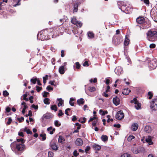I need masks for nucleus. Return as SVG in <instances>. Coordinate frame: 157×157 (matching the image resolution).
<instances>
[{"label":"nucleus","instance_id":"1","mask_svg":"<svg viewBox=\"0 0 157 157\" xmlns=\"http://www.w3.org/2000/svg\"><path fill=\"white\" fill-rule=\"evenodd\" d=\"M10 147L12 150L14 151L15 153L18 155H21L26 149L25 145L24 144L16 141L12 143Z\"/></svg>","mask_w":157,"mask_h":157},{"label":"nucleus","instance_id":"2","mask_svg":"<svg viewBox=\"0 0 157 157\" xmlns=\"http://www.w3.org/2000/svg\"><path fill=\"white\" fill-rule=\"evenodd\" d=\"M147 39L151 41L157 40V31L153 29L148 30L146 33Z\"/></svg>","mask_w":157,"mask_h":157},{"label":"nucleus","instance_id":"3","mask_svg":"<svg viewBox=\"0 0 157 157\" xmlns=\"http://www.w3.org/2000/svg\"><path fill=\"white\" fill-rule=\"evenodd\" d=\"M48 33V32L47 30H44L40 32L37 34V38L40 39L41 40H48L49 38Z\"/></svg>","mask_w":157,"mask_h":157},{"label":"nucleus","instance_id":"4","mask_svg":"<svg viewBox=\"0 0 157 157\" xmlns=\"http://www.w3.org/2000/svg\"><path fill=\"white\" fill-rule=\"evenodd\" d=\"M122 41V37L120 36H114L113 37V43L115 45H119Z\"/></svg>","mask_w":157,"mask_h":157},{"label":"nucleus","instance_id":"5","mask_svg":"<svg viewBox=\"0 0 157 157\" xmlns=\"http://www.w3.org/2000/svg\"><path fill=\"white\" fill-rule=\"evenodd\" d=\"M150 108L152 111L157 110V98L154 99L151 101Z\"/></svg>","mask_w":157,"mask_h":157},{"label":"nucleus","instance_id":"6","mask_svg":"<svg viewBox=\"0 0 157 157\" xmlns=\"http://www.w3.org/2000/svg\"><path fill=\"white\" fill-rule=\"evenodd\" d=\"M53 116L52 113H47L45 114H44L43 115V117L41 119V121L42 123H43V124H42L43 127H44L45 126V121L44 118L46 119H50L52 118Z\"/></svg>","mask_w":157,"mask_h":157},{"label":"nucleus","instance_id":"7","mask_svg":"<svg viewBox=\"0 0 157 157\" xmlns=\"http://www.w3.org/2000/svg\"><path fill=\"white\" fill-rule=\"evenodd\" d=\"M133 8L131 5L129 4L128 5L125 7L123 11L127 14H130L132 13V11Z\"/></svg>","mask_w":157,"mask_h":157},{"label":"nucleus","instance_id":"8","mask_svg":"<svg viewBox=\"0 0 157 157\" xmlns=\"http://www.w3.org/2000/svg\"><path fill=\"white\" fill-rule=\"evenodd\" d=\"M131 102L132 103H134L136 105H135V107L136 109H139L141 107V104L138 102L136 98H134L133 100H131Z\"/></svg>","mask_w":157,"mask_h":157},{"label":"nucleus","instance_id":"9","mask_svg":"<svg viewBox=\"0 0 157 157\" xmlns=\"http://www.w3.org/2000/svg\"><path fill=\"white\" fill-rule=\"evenodd\" d=\"M117 5L119 9H121L122 11H123L125 7L127 6L125 2L122 1H119L117 2Z\"/></svg>","mask_w":157,"mask_h":157},{"label":"nucleus","instance_id":"10","mask_svg":"<svg viewBox=\"0 0 157 157\" xmlns=\"http://www.w3.org/2000/svg\"><path fill=\"white\" fill-rule=\"evenodd\" d=\"M124 117V114L123 112L121 110L118 111L116 115V118L118 120L122 119Z\"/></svg>","mask_w":157,"mask_h":157},{"label":"nucleus","instance_id":"11","mask_svg":"<svg viewBox=\"0 0 157 157\" xmlns=\"http://www.w3.org/2000/svg\"><path fill=\"white\" fill-rule=\"evenodd\" d=\"M157 9L155 7L153 8L151 10L150 12L151 16L152 17H153L154 19H156L157 17Z\"/></svg>","mask_w":157,"mask_h":157},{"label":"nucleus","instance_id":"12","mask_svg":"<svg viewBox=\"0 0 157 157\" xmlns=\"http://www.w3.org/2000/svg\"><path fill=\"white\" fill-rule=\"evenodd\" d=\"M140 27L143 29H147L150 27L149 23L148 22L144 21L143 23L140 25Z\"/></svg>","mask_w":157,"mask_h":157},{"label":"nucleus","instance_id":"13","mask_svg":"<svg viewBox=\"0 0 157 157\" xmlns=\"http://www.w3.org/2000/svg\"><path fill=\"white\" fill-rule=\"evenodd\" d=\"M149 66L151 68V69H154L157 66V64L154 60H152L150 61L149 64Z\"/></svg>","mask_w":157,"mask_h":157},{"label":"nucleus","instance_id":"14","mask_svg":"<svg viewBox=\"0 0 157 157\" xmlns=\"http://www.w3.org/2000/svg\"><path fill=\"white\" fill-rule=\"evenodd\" d=\"M120 100L119 98L116 96L115 98L113 99V104L117 106L119 105L120 103Z\"/></svg>","mask_w":157,"mask_h":157},{"label":"nucleus","instance_id":"15","mask_svg":"<svg viewBox=\"0 0 157 157\" xmlns=\"http://www.w3.org/2000/svg\"><path fill=\"white\" fill-rule=\"evenodd\" d=\"M136 22L140 25L145 21L144 18L143 17H139L136 20Z\"/></svg>","mask_w":157,"mask_h":157},{"label":"nucleus","instance_id":"16","mask_svg":"<svg viewBox=\"0 0 157 157\" xmlns=\"http://www.w3.org/2000/svg\"><path fill=\"white\" fill-rule=\"evenodd\" d=\"M115 72L117 75H120L122 72V71L121 67H117L115 69Z\"/></svg>","mask_w":157,"mask_h":157},{"label":"nucleus","instance_id":"17","mask_svg":"<svg viewBox=\"0 0 157 157\" xmlns=\"http://www.w3.org/2000/svg\"><path fill=\"white\" fill-rule=\"evenodd\" d=\"M146 142L148 143L149 144L151 145L153 144V142L152 141L151 137L150 136H148L145 139Z\"/></svg>","mask_w":157,"mask_h":157},{"label":"nucleus","instance_id":"18","mask_svg":"<svg viewBox=\"0 0 157 157\" xmlns=\"http://www.w3.org/2000/svg\"><path fill=\"white\" fill-rule=\"evenodd\" d=\"M93 149L96 151H99L101 148V146L98 144H95L93 145Z\"/></svg>","mask_w":157,"mask_h":157},{"label":"nucleus","instance_id":"19","mask_svg":"<svg viewBox=\"0 0 157 157\" xmlns=\"http://www.w3.org/2000/svg\"><path fill=\"white\" fill-rule=\"evenodd\" d=\"M71 21L72 23L75 25L76 26L78 27V21L77 20V19L75 17H74L72 18Z\"/></svg>","mask_w":157,"mask_h":157},{"label":"nucleus","instance_id":"20","mask_svg":"<svg viewBox=\"0 0 157 157\" xmlns=\"http://www.w3.org/2000/svg\"><path fill=\"white\" fill-rule=\"evenodd\" d=\"M51 147L52 149L54 150H57L58 147L57 146L56 144L54 142H52L51 144Z\"/></svg>","mask_w":157,"mask_h":157},{"label":"nucleus","instance_id":"21","mask_svg":"<svg viewBox=\"0 0 157 157\" xmlns=\"http://www.w3.org/2000/svg\"><path fill=\"white\" fill-rule=\"evenodd\" d=\"M59 71L61 75L63 74L65 72V67L64 66L60 67L59 69Z\"/></svg>","mask_w":157,"mask_h":157},{"label":"nucleus","instance_id":"22","mask_svg":"<svg viewBox=\"0 0 157 157\" xmlns=\"http://www.w3.org/2000/svg\"><path fill=\"white\" fill-rule=\"evenodd\" d=\"M131 90L128 89H124L122 91V94L125 95H128L130 92Z\"/></svg>","mask_w":157,"mask_h":157},{"label":"nucleus","instance_id":"23","mask_svg":"<svg viewBox=\"0 0 157 157\" xmlns=\"http://www.w3.org/2000/svg\"><path fill=\"white\" fill-rule=\"evenodd\" d=\"M47 130L49 132V133L50 134H53L55 131V128H52V127L51 126L47 128Z\"/></svg>","mask_w":157,"mask_h":157},{"label":"nucleus","instance_id":"24","mask_svg":"<svg viewBox=\"0 0 157 157\" xmlns=\"http://www.w3.org/2000/svg\"><path fill=\"white\" fill-rule=\"evenodd\" d=\"M130 40L126 36L125 38V39L124 41V45L125 46H127L129 44Z\"/></svg>","mask_w":157,"mask_h":157},{"label":"nucleus","instance_id":"25","mask_svg":"<svg viewBox=\"0 0 157 157\" xmlns=\"http://www.w3.org/2000/svg\"><path fill=\"white\" fill-rule=\"evenodd\" d=\"M64 138L62 136H59L58 141L59 143H60L61 144H63L64 143V141H65Z\"/></svg>","mask_w":157,"mask_h":157},{"label":"nucleus","instance_id":"26","mask_svg":"<svg viewBox=\"0 0 157 157\" xmlns=\"http://www.w3.org/2000/svg\"><path fill=\"white\" fill-rule=\"evenodd\" d=\"M88 37L90 39H92L94 37V34L93 32H88L87 33Z\"/></svg>","mask_w":157,"mask_h":157},{"label":"nucleus","instance_id":"27","mask_svg":"<svg viewBox=\"0 0 157 157\" xmlns=\"http://www.w3.org/2000/svg\"><path fill=\"white\" fill-rule=\"evenodd\" d=\"M138 125L137 124H133L132 127L131 129L133 131H136L138 128Z\"/></svg>","mask_w":157,"mask_h":157},{"label":"nucleus","instance_id":"28","mask_svg":"<svg viewBox=\"0 0 157 157\" xmlns=\"http://www.w3.org/2000/svg\"><path fill=\"white\" fill-rule=\"evenodd\" d=\"M57 100L59 101L58 104V106L59 107L60 106H62V105L63 104V101L62 100L61 98H58Z\"/></svg>","mask_w":157,"mask_h":157},{"label":"nucleus","instance_id":"29","mask_svg":"<svg viewBox=\"0 0 157 157\" xmlns=\"http://www.w3.org/2000/svg\"><path fill=\"white\" fill-rule=\"evenodd\" d=\"M144 130L146 132L149 133L151 131V127L147 125L145 126L144 128Z\"/></svg>","mask_w":157,"mask_h":157},{"label":"nucleus","instance_id":"30","mask_svg":"<svg viewBox=\"0 0 157 157\" xmlns=\"http://www.w3.org/2000/svg\"><path fill=\"white\" fill-rule=\"evenodd\" d=\"M37 79V78L36 77H33L30 80L31 84H34L36 83Z\"/></svg>","mask_w":157,"mask_h":157},{"label":"nucleus","instance_id":"31","mask_svg":"<svg viewBox=\"0 0 157 157\" xmlns=\"http://www.w3.org/2000/svg\"><path fill=\"white\" fill-rule=\"evenodd\" d=\"M101 139L102 141L105 142L108 140V137L105 135H102L101 136Z\"/></svg>","mask_w":157,"mask_h":157},{"label":"nucleus","instance_id":"32","mask_svg":"<svg viewBox=\"0 0 157 157\" xmlns=\"http://www.w3.org/2000/svg\"><path fill=\"white\" fill-rule=\"evenodd\" d=\"M50 32L52 33L55 34L56 33L57 34V32L58 31L56 27L52 28L50 29Z\"/></svg>","mask_w":157,"mask_h":157},{"label":"nucleus","instance_id":"33","mask_svg":"<svg viewBox=\"0 0 157 157\" xmlns=\"http://www.w3.org/2000/svg\"><path fill=\"white\" fill-rule=\"evenodd\" d=\"M44 102L45 104L49 105L50 102V100L48 98H46L44 100Z\"/></svg>","mask_w":157,"mask_h":157},{"label":"nucleus","instance_id":"34","mask_svg":"<svg viewBox=\"0 0 157 157\" xmlns=\"http://www.w3.org/2000/svg\"><path fill=\"white\" fill-rule=\"evenodd\" d=\"M99 113L102 115L104 116L105 114H107L108 113V112L107 111H103L102 109H101L99 110Z\"/></svg>","mask_w":157,"mask_h":157},{"label":"nucleus","instance_id":"35","mask_svg":"<svg viewBox=\"0 0 157 157\" xmlns=\"http://www.w3.org/2000/svg\"><path fill=\"white\" fill-rule=\"evenodd\" d=\"M48 76L47 75H46L45 77H43V82L44 84L46 83V81L48 79Z\"/></svg>","mask_w":157,"mask_h":157},{"label":"nucleus","instance_id":"36","mask_svg":"<svg viewBox=\"0 0 157 157\" xmlns=\"http://www.w3.org/2000/svg\"><path fill=\"white\" fill-rule=\"evenodd\" d=\"M74 68L75 70L77 69V71H78V62H77L75 63L74 65Z\"/></svg>","mask_w":157,"mask_h":157},{"label":"nucleus","instance_id":"37","mask_svg":"<svg viewBox=\"0 0 157 157\" xmlns=\"http://www.w3.org/2000/svg\"><path fill=\"white\" fill-rule=\"evenodd\" d=\"M86 118L85 117L80 118L79 119V122L82 123H84L86 121Z\"/></svg>","mask_w":157,"mask_h":157},{"label":"nucleus","instance_id":"38","mask_svg":"<svg viewBox=\"0 0 157 157\" xmlns=\"http://www.w3.org/2000/svg\"><path fill=\"white\" fill-rule=\"evenodd\" d=\"M51 109L52 110H54L55 112L57 110V108L56 105H52L51 107Z\"/></svg>","mask_w":157,"mask_h":157},{"label":"nucleus","instance_id":"39","mask_svg":"<svg viewBox=\"0 0 157 157\" xmlns=\"http://www.w3.org/2000/svg\"><path fill=\"white\" fill-rule=\"evenodd\" d=\"M135 137L133 135H130L129 136L127 140L129 142H131L132 139H134Z\"/></svg>","mask_w":157,"mask_h":157},{"label":"nucleus","instance_id":"40","mask_svg":"<svg viewBox=\"0 0 157 157\" xmlns=\"http://www.w3.org/2000/svg\"><path fill=\"white\" fill-rule=\"evenodd\" d=\"M54 124L55 126L57 127L60 126L61 125V123H59V121L58 120H56L55 121Z\"/></svg>","mask_w":157,"mask_h":157},{"label":"nucleus","instance_id":"41","mask_svg":"<svg viewBox=\"0 0 157 157\" xmlns=\"http://www.w3.org/2000/svg\"><path fill=\"white\" fill-rule=\"evenodd\" d=\"M78 4L77 3L75 4L74 6V12H77L78 11Z\"/></svg>","mask_w":157,"mask_h":157},{"label":"nucleus","instance_id":"42","mask_svg":"<svg viewBox=\"0 0 157 157\" xmlns=\"http://www.w3.org/2000/svg\"><path fill=\"white\" fill-rule=\"evenodd\" d=\"M40 136L42 137V141L45 140L46 139V134H40Z\"/></svg>","mask_w":157,"mask_h":157},{"label":"nucleus","instance_id":"43","mask_svg":"<svg viewBox=\"0 0 157 157\" xmlns=\"http://www.w3.org/2000/svg\"><path fill=\"white\" fill-rule=\"evenodd\" d=\"M85 101L83 98H81L79 99V105H83Z\"/></svg>","mask_w":157,"mask_h":157},{"label":"nucleus","instance_id":"44","mask_svg":"<svg viewBox=\"0 0 157 157\" xmlns=\"http://www.w3.org/2000/svg\"><path fill=\"white\" fill-rule=\"evenodd\" d=\"M76 126H78L77 128V129L72 132L73 133H74L76 132H78V123L77 122L75 124Z\"/></svg>","mask_w":157,"mask_h":157},{"label":"nucleus","instance_id":"45","mask_svg":"<svg viewBox=\"0 0 157 157\" xmlns=\"http://www.w3.org/2000/svg\"><path fill=\"white\" fill-rule=\"evenodd\" d=\"M75 100L74 99L71 98H70V100L69 101V103L70 105L72 106H73L74 105V102H73V101H74Z\"/></svg>","mask_w":157,"mask_h":157},{"label":"nucleus","instance_id":"46","mask_svg":"<svg viewBox=\"0 0 157 157\" xmlns=\"http://www.w3.org/2000/svg\"><path fill=\"white\" fill-rule=\"evenodd\" d=\"M121 157H132L128 153H125L122 155Z\"/></svg>","mask_w":157,"mask_h":157},{"label":"nucleus","instance_id":"47","mask_svg":"<svg viewBox=\"0 0 157 157\" xmlns=\"http://www.w3.org/2000/svg\"><path fill=\"white\" fill-rule=\"evenodd\" d=\"M147 95L149 96L148 99H151L153 96V93L150 91H149Z\"/></svg>","mask_w":157,"mask_h":157},{"label":"nucleus","instance_id":"48","mask_svg":"<svg viewBox=\"0 0 157 157\" xmlns=\"http://www.w3.org/2000/svg\"><path fill=\"white\" fill-rule=\"evenodd\" d=\"M89 90L91 92L94 91L96 89L94 87H89Z\"/></svg>","mask_w":157,"mask_h":157},{"label":"nucleus","instance_id":"49","mask_svg":"<svg viewBox=\"0 0 157 157\" xmlns=\"http://www.w3.org/2000/svg\"><path fill=\"white\" fill-rule=\"evenodd\" d=\"M90 146H87L85 150V152L86 153H89V151L90 150Z\"/></svg>","mask_w":157,"mask_h":157},{"label":"nucleus","instance_id":"50","mask_svg":"<svg viewBox=\"0 0 157 157\" xmlns=\"http://www.w3.org/2000/svg\"><path fill=\"white\" fill-rule=\"evenodd\" d=\"M17 142L19 143V142H21V144H24L25 143V140L24 139L22 138H21L20 139H17Z\"/></svg>","mask_w":157,"mask_h":157},{"label":"nucleus","instance_id":"51","mask_svg":"<svg viewBox=\"0 0 157 157\" xmlns=\"http://www.w3.org/2000/svg\"><path fill=\"white\" fill-rule=\"evenodd\" d=\"M36 90L37 91V92H39L42 89V87H39L38 86H36Z\"/></svg>","mask_w":157,"mask_h":157},{"label":"nucleus","instance_id":"52","mask_svg":"<svg viewBox=\"0 0 157 157\" xmlns=\"http://www.w3.org/2000/svg\"><path fill=\"white\" fill-rule=\"evenodd\" d=\"M3 95L4 96L6 97L9 95V93L6 90L4 91L3 92Z\"/></svg>","mask_w":157,"mask_h":157},{"label":"nucleus","instance_id":"53","mask_svg":"<svg viewBox=\"0 0 157 157\" xmlns=\"http://www.w3.org/2000/svg\"><path fill=\"white\" fill-rule=\"evenodd\" d=\"M47 90L50 92V91H52L53 90V88L51 87L50 86H48L46 88Z\"/></svg>","mask_w":157,"mask_h":157},{"label":"nucleus","instance_id":"54","mask_svg":"<svg viewBox=\"0 0 157 157\" xmlns=\"http://www.w3.org/2000/svg\"><path fill=\"white\" fill-rule=\"evenodd\" d=\"M97 78H94L93 80V79L92 78L90 79L89 81L90 83H92L93 82L96 83L97 82Z\"/></svg>","mask_w":157,"mask_h":157},{"label":"nucleus","instance_id":"55","mask_svg":"<svg viewBox=\"0 0 157 157\" xmlns=\"http://www.w3.org/2000/svg\"><path fill=\"white\" fill-rule=\"evenodd\" d=\"M132 151L134 153L137 154L138 153V151L136 148H133L132 149Z\"/></svg>","mask_w":157,"mask_h":157},{"label":"nucleus","instance_id":"56","mask_svg":"<svg viewBox=\"0 0 157 157\" xmlns=\"http://www.w3.org/2000/svg\"><path fill=\"white\" fill-rule=\"evenodd\" d=\"M12 121V120L11 117H9L8 119V121L6 123V124L9 125H10Z\"/></svg>","mask_w":157,"mask_h":157},{"label":"nucleus","instance_id":"57","mask_svg":"<svg viewBox=\"0 0 157 157\" xmlns=\"http://www.w3.org/2000/svg\"><path fill=\"white\" fill-rule=\"evenodd\" d=\"M24 118L23 117H21V118H17V119L20 123L22 122L24 120Z\"/></svg>","mask_w":157,"mask_h":157},{"label":"nucleus","instance_id":"58","mask_svg":"<svg viewBox=\"0 0 157 157\" xmlns=\"http://www.w3.org/2000/svg\"><path fill=\"white\" fill-rule=\"evenodd\" d=\"M59 113L58 114V116L59 117H60L63 115H64V113H63L62 111L61 110H59Z\"/></svg>","mask_w":157,"mask_h":157},{"label":"nucleus","instance_id":"59","mask_svg":"<svg viewBox=\"0 0 157 157\" xmlns=\"http://www.w3.org/2000/svg\"><path fill=\"white\" fill-rule=\"evenodd\" d=\"M54 154L51 151H49L48 152V157H53V156Z\"/></svg>","mask_w":157,"mask_h":157},{"label":"nucleus","instance_id":"60","mask_svg":"<svg viewBox=\"0 0 157 157\" xmlns=\"http://www.w3.org/2000/svg\"><path fill=\"white\" fill-rule=\"evenodd\" d=\"M49 93L46 91H44L43 95V96L44 98H46L47 97V95L49 94Z\"/></svg>","mask_w":157,"mask_h":157},{"label":"nucleus","instance_id":"61","mask_svg":"<svg viewBox=\"0 0 157 157\" xmlns=\"http://www.w3.org/2000/svg\"><path fill=\"white\" fill-rule=\"evenodd\" d=\"M156 45L154 44H151L150 45L149 47L151 48H155V47Z\"/></svg>","mask_w":157,"mask_h":157},{"label":"nucleus","instance_id":"62","mask_svg":"<svg viewBox=\"0 0 157 157\" xmlns=\"http://www.w3.org/2000/svg\"><path fill=\"white\" fill-rule=\"evenodd\" d=\"M110 87L109 86L107 85V89L105 90V92L108 93L110 91Z\"/></svg>","mask_w":157,"mask_h":157},{"label":"nucleus","instance_id":"63","mask_svg":"<svg viewBox=\"0 0 157 157\" xmlns=\"http://www.w3.org/2000/svg\"><path fill=\"white\" fill-rule=\"evenodd\" d=\"M83 66H89V64L88 63V62L87 61H86L83 63Z\"/></svg>","mask_w":157,"mask_h":157},{"label":"nucleus","instance_id":"64","mask_svg":"<svg viewBox=\"0 0 157 157\" xmlns=\"http://www.w3.org/2000/svg\"><path fill=\"white\" fill-rule=\"evenodd\" d=\"M31 107L33 108H34L35 109H37L38 108V105H35L34 104H33L32 105Z\"/></svg>","mask_w":157,"mask_h":157}]
</instances>
